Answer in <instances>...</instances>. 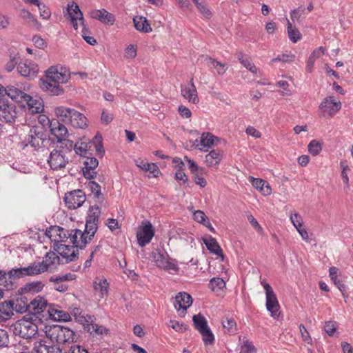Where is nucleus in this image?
<instances>
[{
  "label": "nucleus",
  "instance_id": "f257e3e1",
  "mask_svg": "<svg viewBox=\"0 0 353 353\" xmlns=\"http://www.w3.org/2000/svg\"><path fill=\"white\" fill-rule=\"evenodd\" d=\"M68 78V75L59 72L57 66H52L46 72L45 77L41 79V88L51 95H60L63 90L59 84L66 82Z\"/></svg>",
  "mask_w": 353,
  "mask_h": 353
},
{
  "label": "nucleus",
  "instance_id": "f03ea898",
  "mask_svg": "<svg viewBox=\"0 0 353 353\" xmlns=\"http://www.w3.org/2000/svg\"><path fill=\"white\" fill-rule=\"evenodd\" d=\"M26 309L40 321L48 320L50 316H55L53 314L54 308H52L48 304L47 301L40 296H37L32 300L26 306Z\"/></svg>",
  "mask_w": 353,
  "mask_h": 353
},
{
  "label": "nucleus",
  "instance_id": "7ed1b4c3",
  "mask_svg": "<svg viewBox=\"0 0 353 353\" xmlns=\"http://www.w3.org/2000/svg\"><path fill=\"white\" fill-rule=\"evenodd\" d=\"M45 333L52 342L65 343L74 341V332L68 327L59 325L46 326Z\"/></svg>",
  "mask_w": 353,
  "mask_h": 353
},
{
  "label": "nucleus",
  "instance_id": "20e7f679",
  "mask_svg": "<svg viewBox=\"0 0 353 353\" xmlns=\"http://www.w3.org/2000/svg\"><path fill=\"white\" fill-rule=\"evenodd\" d=\"M10 328L15 336L25 339H31L38 333L37 325L26 318L18 320Z\"/></svg>",
  "mask_w": 353,
  "mask_h": 353
},
{
  "label": "nucleus",
  "instance_id": "39448f33",
  "mask_svg": "<svg viewBox=\"0 0 353 353\" xmlns=\"http://www.w3.org/2000/svg\"><path fill=\"white\" fill-rule=\"evenodd\" d=\"M27 145H30L35 150H38L41 147L46 146V144L50 141L48 135L42 125L32 126L28 134Z\"/></svg>",
  "mask_w": 353,
  "mask_h": 353
},
{
  "label": "nucleus",
  "instance_id": "423d86ee",
  "mask_svg": "<svg viewBox=\"0 0 353 353\" xmlns=\"http://www.w3.org/2000/svg\"><path fill=\"white\" fill-rule=\"evenodd\" d=\"M155 230L151 223L148 220L142 221V225L137 232V241L141 247L148 244L154 236Z\"/></svg>",
  "mask_w": 353,
  "mask_h": 353
},
{
  "label": "nucleus",
  "instance_id": "0eeeda50",
  "mask_svg": "<svg viewBox=\"0 0 353 353\" xmlns=\"http://www.w3.org/2000/svg\"><path fill=\"white\" fill-rule=\"evenodd\" d=\"M17 112L14 104L0 99V121L6 124L12 125L17 118Z\"/></svg>",
  "mask_w": 353,
  "mask_h": 353
},
{
  "label": "nucleus",
  "instance_id": "6e6552de",
  "mask_svg": "<svg viewBox=\"0 0 353 353\" xmlns=\"http://www.w3.org/2000/svg\"><path fill=\"white\" fill-rule=\"evenodd\" d=\"M54 250L58 254L65 259V263L74 261L78 259L79 250L74 245H67L62 243H54Z\"/></svg>",
  "mask_w": 353,
  "mask_h": 353
},
{
  "label": "nucleus",
  "instance_id": "1a4fd4ad",
  "mask_svg": "<svg viewBox=\"0 0 353 353\" xmlns=\"http://www.w3.org/2000/svg\"><path fill=\"white\" fill-rule=\"evenodd\" d=\"M85 201V194L81 190H76L65 194L64 201L69 209L81 207Z\"/></svg>",
  "mask_w": 353,
  "mask_h": 353
},
{
  "label": "nucleus",
  "instance_id": "9d476101",
  "mask_svg": "<svg viewBox=\"0 0 353 353\" xmlns=\"http://www.w3.org/2000/svg\"><path fill=\"white\" fill-rule=\"evenodd\" d=\"M48 162L52 170H60L65 167L68 158L63 150L55 149L50 152Z\"/></svg>",
  "mask_w": 353,
  "mask_h": 353
},
{
  "label": "nucleus",
  "instance_id": "9b49d317",
  "mask_svg": "<svg viewBox=\"0 0 353 353\" xmlns=\"http://www.w3.org/2000/svg\"><path fill=\"white\" fill-rule=\"evenodd\" d=\"M266 295V308L274 317L279 316V304L272 287L269 284L265 285Z\"/></svg>",
  "mask_w": 353,
  "mask_h": 353
},
{
  "label": "nucleus",
  "instance_id": "f8f14e48",
  "mask_svg": "<svg viewBox=\"0 0 353 353\" xmlns=\"http://www.w3.org/2000/svg\"><path fill=\"white\" fill-rule=\"evenodd\" d=\"M1 89L2 94L8 95L12 101L19 103L22 106H24V101L28 98V94L24 92L21 89L14 86L8 85L7 87H0Z\"/></svg>",
  "mask_w": 353,
  "mask_h": 353
},
{
  "label": "nucleus",
  "instance_id": "ddd939ff",
  "mask_svg": "<svg viewBox=\"0 0 353 353\" xmlns=\"http://www.w3.org/2000/svg\"><path fill=\"white\" fill-rule=\"evenodd\" d=\"M46 235L49 237L52 241H54V243H60V242L64 241L69 238L70 232L63 228L54 225L46 230Z\"/></svg>",
  "mask_w": 353,
  "mask_h": 353
},
{
  "label": "nucleus",
  "instance_id": "4468645a",
  "mask_svg": "<svg viewBox=\"0 0 353 353\" xmlns=\"http://www.w3.org/2000/svg\"><path fill=\"white\" fill-rule=\"evenodd\" d=\"M152 257L153 261L155 262L156 265L160 268L166 270L174 271L178 270L179 269V268L174 263L168 260L167 255L163 254L159 250H155L152 252Z\"/></svg>",
  "mask_w": 353,
  "mask_h": 353
},
{
  "label": "nucleus",
  "instance_id": "2eb2a0df",
  "mask_svg": "<svg viewBox=\"0 0 353 353\" xmlns=\"http://www.w3.org/2000/svg\"><path fill=\"white\" fill-rule=\"evenodd\" d=\"M73 279H74V275L71 273H68L63 275L52 276L50 277L49 281L53 283V288L55 290L60 292H64L68 288V286L64 283V282L72 281Z\"/></svg>",
  "mask_w": 353,
  "mask_h": 353
},
{
  "label": "nucleus",
  "instance_id": "dca6fc26",
  "mask_svg": "<svg viewBox=\"0 0 353 353\" xmlns=\"http://www.w3.org/2000/svg\"><path fill=\"white\" fill-rule=\"evenodd\" d=\"M48 122L50 123V132L56 137L57 143L68 137V130L63 123L57 120L50 121L48 119Z\"/></svg>",
  "mask_w": 353,
  "mask_h": 353
},
{
  "label": "nucleus",
  "instance_id": "f3484780",
  "mask_svg": "<svg viewBox=\"0 0 353 353\" xmlns=\"http://www.w3.org/2000/svg\"><path fill=\"white\" fill-rule=\"evenodd\" d=\"M41 268H43V272L50 270L56 268L57 265L61 263L59 256L54 252H48L41 262H39Z\"/></svg>",
  "mask_w": 353,
  "mask_h": 353
},
{
  "label": "nucleus",
  "instance_id": "a211bd4d",
  "mask_svg": "<svg viewBox=\"0 0 353 353\" xmlns=\"http://www.w3.org/2000/svg\"><path fill=\"white\" fill-rule=\"evenodd\" d=\"M89 14L91 18L97 19L105 25H113L115 21L114 16L105 9L92 10Z\"/></svg>",
  "mask_w": 353,
  "mask_h": 353
},
{
  "label": "nucleus",
  "instance_id": "6ab92c4d",
  "mask_svg": "<svg viewBox=\"0 0 353 353\" xmlns=\"http://www.w3.org/2000/svg\"><path fill=\"white\" fill-rule=\"evenodd\" d=\"M192 299L186 292H179L174 299V306L177 311L182 310L185 313L186 310L192 305Z\"/></svg>",
  "mask_w": 353,
  "mask_h": 353
},
{
  "label": "nucleus",
  "instance_id": "aec40b11",
  "mask_svg": "<svg viewBox=\"0 0 353 353\" xmlns=\"http://www.w3.org/2000/svg\"><path fill=\"white\" fill-rule=\"evenodd\" d=\"M67 10L72 26L77 30L78 27L77 20L80 21L82 24L83 23V13L80 10L79 6L74 2L68 4Z\"/></svg>",
  "mask_w": 353,
  "mask_h": 353
},
{
  "label": "nucleus",
  "instance_id": "412c9836",
  "mask_svg": "<svg viewBox=\"0 0 353 353\" xmlns=\"http://www.w3.org/2000/svg\"><path fill=\"white\" fill-rule=\"evenodd\" d=\"M341 108L340 101H336L333 97H330L323 100L320 105V108L330 115L334 114Z\"/></svg>",
  "mask_w": 353,
  "mask_h": 353
},
{
  "label": "nucleus",
  "instance_id": "4be33fe9",
  "mask_svg": "<svg viewBox=\"0 0 353 353\" xmlns=\"http://www.w3.org/2000/svg\"><path fill=\"white\" fill-rule=\"evenodd\" d=\"M70 242L74 245V247L82 249L89 241L88 236L85 233L82 232L79 230H72L70 233Z\"/></svg>",
  "mask_w": 353,
  "mask_h": 353
},
{
  "label": "nucleus",
  "instance_id": "5701e85b",
  "mask_svg": "<svg viewBox=\"0 0 353 353\" xmlns=\"http://www.w3.org/2000/svg\"><path fill=\"white\" fill-rule=\"evenodd\" d=\"M17 70L21 76L26 77H34L36 76L39 68L37 64L26 61L19 63Z\"/></svg>",
  "mask_w": 353,
  "mask_h": 353
},
{
  "label": "nucleus",
  "instance_id": "b1692460",
  "mask_svg": "<svg viewBox=\"0 0 353 353\" xmlns=\"http://www.w3.org/2000/svg\"><path fill=\"white\" fill-rule=\"evenodd\" d=\"M27 105L28 110L33 114L41 113L43 110V101L39 97H32L28 94V98L24 101V105Z\"/></svg>",
  "mask_w": 353,
  "mask_h": 353
},
{
  "label": "nucleus",
  "instance_id": "393cba45",
  "mask_svg": "<svg viewBox=\"0 0 353 353\" xmlns=\"http://www.w3.org/2000/svg\"><path fill=\"white\" fill-rule=\"evenodd\" d=\"M14 302L6 301L0 305V322H5L10 319L14 314Z\"/></svg>",
  "mask_w": 353,
  "mask_h": 353
},
{
  "label": "nucleus",
  "instance_id": "a878e982",
  "mask_svg": "<svg viewBox=\"0 0 353 353\" xmlns=\"http://www.w3.org/2000/svg\"><path fill=\"white\" fill-rule=\"evenodd\" d=\"M70 124L74 128L83 129L88 126V119L83 114L73 109L72 111Z\"/></svg>",
  "mask_w": 353,
  "mask_h": 353
},
{
  "label": "nucleus",
  "instance_id": "bb28decb",
  "mask_svg": "<svg viewBox=\"0 0 353 353\" xmlns=\"http://www.w3.org/2000/svg\"><path fill=\"white\" fill-rule=\"evenodd\" d=\"M73 108H67L65 106H59L54 109V114L59 121L64 123L70 124V119L72 117V111Z\"/></svg>",
  "mask_w": 353,
  "mask_h": 353
},
{
  "label": "nucleus",
  "instance_id": "cd10ccee",
  "mask_svg": "<svg viewBox=\"0 0 353 353\" xmlns=\"http://www.w3.org/2000/svg\"><path fill=\"white\" fill-rule=\"evenodd\" d=\"M223 152L220 150H213L205 156V163L209 167H216L222 159Z\"/></svg>",
  "mask_w": 353,
  "mask_h": 353
},
{
  "label": "nucleus",
  "instance_id": "c85d7f7f",
  "mask_svg": "<svg viewBox=\"0 0 353 353\" xmlns=\"http://www.w3.org/2000/svg\"><path fill=\"white\" fill-rule=\"evenodd\" d=\"M250 181L252 185L257 190H259L263 194L269 195L272 192V190L269 183L261 179H256L252 176L250 177Z\"/></svg>",
  "mask_w": 353,
  "mask_h": 353
},
{
  "label": "nucleus",
  "instance_id": "c756f323",
  "mask_svg": "<svg viewBox=\"0 0 353 353\" xmlns=\"http://www.w3.org/2000/svg\"><path fill=\"white\" fill-rule=\"evenodd\" d=\"M203 243L210 252L221 256L223 259L224 255L222 249L214 238L210 236L209 239H203Z\"/></svg>",
  "mask_w": 353,
  "mask_h": 353
},
{
  "label": "nucleus",
  "instance_id": "7c9ffc66",
  "mask_svg": "<svg viewBox=\"0 0 353 353\" xmlns=\"http://www.w3.org/2000/svg\"><path fill=\"white\" fill-rule=\"evenodd\" d=\"M338 269L335 267H332L329 270L330 276L331 279L333 281L335 285L339 288V290L341 292L343 296H345V290L346 287L343 283L342 279H341V276L337 274Z\"/></svg>",
  "mask_w": 353,
  "mask_h": 353
},
{
  "label": "nucleus",
  "instance_id": "2f4dec72",
  "mask_svg": "<svg viewBox=\"0 0 353 353\" xmlns=\"http://www.w3.org/2000/svg\"><path fill=\"white\" fill-rule=\"evenodd\" d=\"M203 58L204 59V61L206 65L210 68L215 69L219 74H223L226 72L227 67L224 63H222L208 56L203 57Z\"/></svg>",
  "mask_w": 353,
  "mask_h": 353
},
{
  "label": "nucleus",
  "instance_id": "473e14b6",
  "mask_svg": "<svg viewBox=\"0 0 353 353\" xmlns=\"http://www.w3.org/2000/svg\"><path fill=\"white\" fill-rule=\"evenodd\" d=\"M181 94L185 99L188 100L189 102L194 104L199 103V100L196 88H189L188 86L182 87Z\"/></svg>",
  "mask_w": 353,
  "mask_h": 353
},
{
  "label": "nucleus",
  "instance_id": "72a5a7b5",
  "mask_svg": "<svg viewBox=\"0 0 353 353\" xmlns=\"http://www.w3.org/2000/svg\"><path fill=\"white\" fill-rule=\"evenodd\" d=\"M135 28L145 33L152 31V28L145 17L137 16L133 18Z\"/></svg>",
  "mask_w": 353,
  "mask_h": 353
},
{
  "label": "nucleus",
  "instance_id": "f704fd0d",
  "mask_svg": "<svg viewBox=\"0 0 353 353\" xmlns=\"http://www.w3.org/2000/svg\"><path fill=\"white\" fill-rule=\"evenodd\" d=\"M93 287L95 291L99 292L101 296L103 297L106 295L108 292L109 284L107 280L104 278H97L94 281Z\"/></svg>",
  "mask_w": 353,
  "mask_h": 353
},
{
  "label": "nucleus",
  "instance_id": "c9c22d12",
  "mask_svg": "<svg viewBox=\"0 0 353 353\" xmlns=\"http://www.w3.org/2000/svg\"><path fill=\"white\" fill-rule=\"evenodd\" d=\"M25 276H32L43 273V268H41L39 263H32L27 267L23 268Z\"/></svg>",
  "mask_w": 353,
  "mask_h": 353
},
{
  "label": "nucleus",
  "instance_id": "e433bc0d",
  "mask_svg": "<svg viewBox=\"0 0 353 353\" xmlns=\"http://www.w3.org/2000/svg\"><path fill=\"white\" fill-rule=\"evenodd\" d=\"M216 140L218 141V137L214 136L212 133H203L201 137L200 144L204 148H210L214 145Z\"/></svg>",
  "mask_w": 353,
  "mask_h": 353
},
{
  "label": "nucleus",
  "instance_id": "4c0bfd02",
  "mask_svg": "<svg viewBox=\"0 0 353 353\" xmlns=\"http://www.w3.org/2000/svg\"><path fill=\"white\" fill-rule=\"evenodd\" d=\"M50 345L46 344V341L42 339L35 341L33 343L32 353H48Z\"/></svg>",
  "mask_w": 353,
  "mask_h": 353
},
{
  "label": "nucleus",
  "instance_id": "58836bf2",
  "mask_svg": "<svg viewBox=\"0 0 353 353\" xmlns=\"http://www.w3.org/2000/svg\"><path fill=\"white\" fill-rule=\"evenodd\" d=\"M193 322L195 328L200 332L205 329L209 328L205 318L201 314H198L193 316Z\"/></svg>",
  "mask_w": 353,
  "mask_h": 353
},
{
  "label": "nucleus",
  "instance_id": "ea45409f",
  "mask_svg": "<svg viewBox=\"0 0 353 353\" xmlns=\"http://www.w3.org/2000/svg\"><path fill=\"white\" fill-rule=\"evenodd\" d=\"M92 142L87 143L85 141H81L80 143H77L74 145V150L77 154H80L83 157H86L88 154H90L89 152V148L91 147Z\"/></svg>",
  "mask_w": 353,
  "mask_h": 353
},
{
  "label": "nucleus",
  "instance_id": "a19ab883",
  "mask_svg": "<svg viewBox=\"0 0 353 353\" xmlns=\"http://www.w3.org/2000/svg\"><path fill=\"white\" fill-rule=\"evenodd\" d=\"M23 277H25V275L23 271V268H13L6 272V279H8L10 283H12L13 281Z\"/></svg>",
  "mask_w": 353,
  "mask_h": 353
},
{
  "label": "nucleus",
  "instance_id": "79ce46f5",
  "mask_svg": "<svg viewBox=\"0 0 353 353\" xmlns=\"http://www.w3.org/2000/svg\"><path fill=\"white\" fill-rule=\"evenodd\" d=\"M209 286L212 291L217 292L225 287V282L221 278L214 277L210 279Z\"/></svg>",
  "mask_w": 353,
  "mask_h": 353
},
{
  "label": "nucleus",
  "instance_id": "37998d69",
  "mask_svg": "<svg viewBox=\"0 0 353 353\" xmlns=\"http://www.w3.org/2000/svg\"><path fill=\"white\" fill-rule=\"evenodd\" d=\"M96 150L97 154L99 157H102L105 152L103 146L102 144V137L97 134L92 139V143Z\"/></svg>",
  "mask_w": 353,
  "mask_h": 353
},
{
  "label": "nucleus",
  "instance_id": "c03bdc74",
  "mask_svg": "<svg viewBox=\"0 0 353 353\" xmlns=\"http://www.w3.org/2000/svg\"><path fill=\"white\" fill-rule=\"evenodd\" d=\"M100 214L101 211L99 206H92L89 209V213L86 220L91 221V222L98 223Z\"/></svg>",
  "mask_w": 353,
  "mask_h": 353
},
{
  "label": "nucleus",
  "instance_id": "a18cd8bd",
  "mask_svg": "<svg viewBox=\"0 0 353 353\" xmlns=\"http://www.w3.org/2000/svg\"><path fill=\"white\" fill-rule=\"evenodd\" d=\"M288 33L290 39L294 43H296L301 39V34L299 31L296 28H294L289 21L288 23Z\"/></svg>",
  "mask_w": 353,
  "mask_h": 353
},
{
  "label": "nucleus",
  "instance_id": "49530a36",
  "mask_svg": "<svg viewBox=\"0 0 353 353\" xmlns=\"http://www.w3.org/2000/svg\"><path fill=\"white\" fill-rule=\"evenodd\" d=\"M222 325L230 334H234L236 331V324L232 318H226L225 320H223Z\"/></svg>",
  "mask_w": 353,
  "mask_h": 353
},
{
  "label": "nucleus",
  "instance_id": "de8ad7c7",
  "mask_svg": "<svg viewBox=\"0 0 353 353\" xmlns=\"http://www.w3.org/2000/svg\"><path fill=\"white\" fill-rule=\"evenodd\" d=\"M85 232L87 236H89L88 240L90 241L92 237L94 236L97 230V223L91 222V221H87L85 223Z\"/></svg>",
  "mask_w": 353,
  "mask_h": 353
},
{
  "label": "nucleus",
  "instance_id": "09e8293b",
  "mask_svg": "<svg viewBox=\"0 0 353 353\" xmlns=\"http://www.w3.org/2000/svg\"><path fill=\"white\" fill-rule=\"evenodd\" d=\"M205 345L212 344L214 341V334L210 327L200 332Z\"/></svg>",
  "mask_w": 353,
  "mask_h": 353
},
{
  "label": "nucleus",
  "instance_id": "8fccbe9b",
  "mask_svg": "<svg viewBox=\"0 0 353 353\" xmlns=\"http://www.w3.org/2000/svg\"><path fill=\"white\" fill-rule=\"evenodd\" d=\"M321 150V144L318 141L312 140L310 142L308 145V151L312 155L316 156L319 154Z\"/></svg>",
  "mask_w": 353,
  "mask_h": 353
},
{
  "label": "nucleus",
  "instance_id": "3c124183",
  "mask_svg": "<svg viewBox=\"0 0 353 353\" xmlns=\"http://www.w3.org/2000/svg\"><path fill=\"white\" fill-rule=\"evenodd\" d=\"M245 337L243 339V344L241 347V353H256V349L254 346V345L250 342L248 340H244Z\"/></svg>",
  "mask_w": 353,
  "mask_h": 353
},
{
  "label": "nucleus",
  "instance_id": "603ef678",
  "mask_svg": "<svg viewBox=\"0 0 353 353\" xmlns=\"http://www.w3.org/2000/svg\"><path fill=\"white\" fill-rule=\"evenodd\" d=\"M87 329L91 334L95 332L97 334H103L108 332V330L105 327L94 323L88 324Z\"/></svg>",
  "mask_w": 353,
  "mask_h": 353
},
{
  "label": "nucleus",
  "instance_id": "864d4df0",
  "mask_svg": "<svg viewBox=\"0 0 353 353\" xmlns=\"http://www.w3.org/2000/svg\"><path fill=\"white\" fill-rule=\"evenodd\" d=\"M196 6L200 11V12L207 19L210 18L212 15L211 11L206 7L204 2L201 1L199 2V1H197L194 2Z\"/></svg>",
  "mask_w": 353,
  "mask_h": 353
},
{
  "label": "nucleus",
  "instance_id": "5fc2aeb1",
  "mask_svg": "<svg viewBox=\"0 0 353 353\" xmlns=\"http://www.w3.org/2000/svg\"><path fill=\"white\" fill-rule=\"evenodd\" d=\"M88 187L90 188L92 193L94 194V196L99 198L101 195V186L95 181H90L88 183Z\"/></svg>",
  "mask_w": 353,
  "mask_h": 353
},
{
  "label": "nucleus",
  "instance_id": "6e6d98bb",
  "mask_svg": "<svg viewBox=\"0 0 353 353\" xmlns=\"http://www.w3.org/2000/svg\"><path fill=\"white\" fill-rule=\"evenodd\" d=\"M58 143L61 144L59 148L63 149L62 150L64 151V153L65 152H71L72 149H74V147L73 141L68 139L67 137L64 138L63 140L59 141Z\"/></svg>",
  "mask_w": 353,
  "mask_h": 353
},
{
  "label": "nucleus",
  "instance_id": "4d7b16f0",
  "mask_svg": "<svg viewBox=\"0 0 353 353\" xmlns=\"http://www.w3.org/2000/svg\"><path fill=\"white\" fill-rule=\"evenodd\" d=\"M86 158L85 161H84V167L88 169H94L98 166L99 161L95 157H89L86 155L85 157Z\"/></svg>",
  "mask_w": 353,
  "mask_h": 353
},
{
  "label": "nucleus",
  "instance_id": "13d9d810",
  "mask_svg": "<svg viewBox=\"0 0 353 353\" xmlns=\"http://www.w3.org/2000/svg\"><path fill=\"white\" fill-rule=\"evenodd\" d=\"M53 314H54L55 316H50V319H58L59 320L66 321H68L70 318V315L68 313L61 310H58L57 309H54Z\"/></svg>",
  "mask_w": 353,
  "mask_h": 353
},
{
  "label": "nucleus",
  "instance_id": "bf43d9fd",
  "mask_svg": "<svg viewBox=\"0 0 353 353\" xmlns=\"http://www.w3.org/2000/svg\"><path fill=\"white\" fill-rule=\"evenodd\" d=\"M236 57L239 60L241 63L247 69H249L250 66L252 65V63L250 61L248 56L243 54L241 52L237 53Z\"/></svg>",
  "mask_w": 353,
  "mask_h": 353
},
{
  "label": "nucleus",
  "instance_id": "052dcab7",
  "mask_svg": "<svg viewBox=\"0 0 353 353\" xmlns=\"http://www.w3.org/2000/svg\"><path fill=\"white\" fill-rule=\"evenodd\" d=\"M15 353H32L29 351V347L23 341H19L18 344L14 345Z\"/></svg>",
  "mask_w": 353,
  "mask_h": 353
},
{
  "label": "nucleus",
  "instance_id": "680f3d73",
  "mask_svg": "<svg viewBox=\"0 0 353 353\" xmlns=\"http://www.w3.org/2000/svg\"><path fill=\"white\" fill-rule=\"evenodd\" d=\"M290 219L294 226L302 227L303 219L299 213H292L290 214Z\"/></svg>",
  "mask_w": 353,
  "mask_h": 353
},
{
  "label": "nucleus",
  "instance_id": "e2e57ef3",
  "mask_svg": "<svg viewBox=\"0 0 353 353\" xmlns=\"http://www.w3.org/2000/svg\"><path fill=\"white\" fill-rule=\"evenodd\" d=\"M19 57L17 54L13 57H10V61L6 65V69L8 72H11L16 66V65L19 64Z\"/></svg>",
  "mask_w": 353,
  "mask_h": 353
},
{
  "label": "nucleus",
  "instance_id": "0e129e2a",
  "mask_svg": "<svg viewBox=\"0 0 353 353\" xmlns=\"http://www.w3.org/2000/svg\"><path fill=\"white\" fill-rule=\"evenodd\" d=\"M137 56V46L130 44L125 50V57L128 59L134 58Z\"/></svg>",
  "mask_w": 353,
  "mask_h": 353
},
{
  "label": "nucleus",
  "instance_id": "69168bd1",
  "mask_svg": "<svg viewBox=\"0 0 353 353\" xmlns=\"http://www.w3.org/2000/svg\"><path fill=\"white\" fill-rule=\"evenodd\" d=\"M9 336L6 330L0 329V347L8 346Z\"/></svg>",
  "mask_w": 353,
  "mask_h": 353
},
{
  "label": "nucleus",
  "instance_id": "338daca9",
  "mask_svg": "<svg viewBox=\"0 0 353 353\" xmlns=\"http://www.w3.org/2000/svg\"><path fill=\"white\" fill-rule=\"evenodd\" d=\"M14 131L13 125L6 124L0 122V136L10 134Z\"/></svg>",
  "mask_w": 353,
  "mask_h": 353
},
{
  "label": "nucleus",
  "instance_id": "774afa93",
  "mask_svg": "<svg viewBox=\"0 0 353 353\" xmlns=\"http://www.w3.org/2000/svg\"><path fill=\"white\" fill-rule=\"evenodd\" d=\"M193 218L198 223L203 224L208 219L205 213L201 210L194 212Z\"/></svg>",
  "mask_w": 353,
  "mask_h": 353
}]
</instances>
